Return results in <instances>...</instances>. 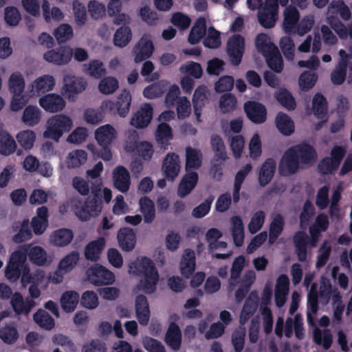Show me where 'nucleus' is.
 <instances>
[{
  "label": "nucleus",
  "instance_id": "nucleus-15",
  "mask_svg": "<svg viewBox=\"0 0 352 352\" xmlns=\"http://www.w3.org/2000/svg\"><path fill=\"white\" fill-rule=\"evenodd\" d=\"M21 282L23 287L29 284L39 285L41 288L45 289L48 285V281L45 277V273L43 270L38 269L30 273L28 265L23 268Z\"/></svg>",
  "mask_w": 352,
  "mask_h": 352
},
{
  "label": "nucleus",
  "instance_id": "nucleus-56",
  "mask_svg": "<svg viewBox=\"0 0 352 352\" xmlns=\"http://www.w3.org/2000/svg\"><path fill=\"white\" fill-rule=\"evenodd\" d=\"M255 279L256 274L253 271L248 272L244 275L243 278L240 284V287L236 290L235 294V298L237 301H241L243 298L249 288L254 282Z\"/></svg>",
  "mask_w": 352,
  "mask_h": 352
},
{
  "label": "nucleus",
  "instance_id": "nucleus-48",
  "mask_svg": "<svg viewBox=\"0 0 352 352\" xmlns=\"http://www.w3.org/2000/svg\"><path fill=\"white\" fill-rule=\"evenodd\" d=\"M131 102V95L130 92L126 89L122 90L115 104V108L120 116L125 117L128 114Z\"/></svg>",
  "mask_w": 352,
  "mask_h": 352
},
{
  "label": "nucleus",
  "instance_id": "nucleus-34",
  "mask_svg": "<svg viewBox=\"0 0 352 352\" xmlns=\"http://www.w3.org/2000/svg\"><path fill=\"white\" fill-rule=\"evenodd\" d=\"M181 274L188 278L195 270V254L194 251L185 250L179 264Z\"/></svg>",
  "mask_w": 352,
  "mask_h": 352
},
{
  "label": "nucleus",
  "instance_id": "nucleus-30",
  "mask_svg": "<svg viewBox=\"0 0 352 352\" xmlns=\"http://www.w3.org/2000/svg\"><path fill=\"white\" fill-rule=\"evenodd\" d=\"M106 244L104 237H99L89 242L85 248L84 254L87 260L96 261L99 259Z\"/></svg>",
  "mask_w": 352,
  "mask_h": 352
},
{
  "label": "nucleus",
  "instance_id": "nucleus-61",
  "mask_svg": "<svg viewBox=\"0 0 352 352\" xmlns=\"http://www.w3.org/2000/svg\"><path fill=\"white\" fill-rule=\"evenodd\" d=\"M16 146L15 141L8 133L0 132V153L10 155L15 151Z\"/></svg>",
  "mask_w": 352,
  "mask_h": 352
},
{
  "label": "nucleus",
  "instance_id": "nucleus-2",
  "mask_svg": "<svg viewBox=\"0 0 352 352\" xmlns=\"http://www.w3.org/2000/svg\"><path fill=\"white\" fill-rule=\"evenodd\" d=\"M316 159L314 148L307 144H301L289 148L283 155L279 165V172L282 175L294 173L302 166L311 165Z\"/></svg>",
  "mask_w": 352,
  "mask_h": 352
},
{
  "label": "nucleus",
  "instance_id": "nucleus-43",
  "mask_svg": "<svg viewBox=\"0 0 352 352\" xmlns=\"http://www.w3.org/2000/svg\"><path fill=\"white\" fill-rule=\"evenodd\" d=\"M41 118L42 112L37 107L28 105L23 110L21 120L25 125L33 126L40 122Z\"/></svg>",
  "mask_w": 352,
  "mask_h": 352
},
{
  "label": "nucleus",
  "instance_id": "nucleus-41",
  "mask_svg": "<svg viewBox=\"0 0 352 352\" xmlns=\"http://www.w3.org/2000/svg\"><path fill=\"white\" fill-rule=\"evenodd\" d=\"M79 302V294L72 290L66 291L60 296V304L65 312L74 311Z\"/></svg>",
  "mask_w": 352,
  "mask_h": 352
},
{
  "label": "nucleus",
  "instance_id": "nucleus-64",
  "mask_svg": "<svg viewBox=\"0 0 352 352\" xmlns=\"http://www.w3.org/2000/svg\"><path fill=\"white\" fill-rule=\"evenodd\" d=\"M83 72L90 76L99 78L102 75L105 74L106 70L101 62L92 60L88 64L83 65Z\"/></svg>",
  "mask_w": 352,
  "mask_h": 352
},
{
  "label": "nucleus",
  "instance_id": "nucleus-5",
  "mask_svg": "<svg viewBox=\"0 0 352 352\" xmlns=\"http://www.w3.org/2000/svg\"><path fill=\"white\" fill-rule=\"evenodd\" d=\"M72 119L65 114H58L47 119L43 137L58 142L65 133L73 127Z\"/></svg>",
  "mask_w": 352,
  "mask_h": 352
},
{
  "label": "nucleus",
  "instance_id": "nucleus-40",
  "mask_svg": "<svg viewBox=\"0 0 352 352\" xmlns=\"http://www.w3.org/2000/svg\"><path fill=\"white\" fill-rule=\"evenodd\" d=\"M255 45L258 52L264 56L273 52H277V47L272 42L270 36L266 34H259L255 39Z\"/></svg>",
  "mask_w": 352,
  "mask_h": 352
},
{
  "label": "nucleus",
  "instance_id": "nucleus-35",
  "mask_svg": "<svg viewBox=\"0 0 352 352\" xmlns=\"http://www.w3.org/2000/svg\"><path fill=\"white\" fill-rule=\"evenodd\" d=\"M12 307L16 314L28 315L34 306L33 300H24L19 293H14L11 298Z\"/></svg>",
  "mask_w": 352,
  "mask_h": 352
},
{
  "label": "nucleus",
  "instance_id": "nucleus-47",
  "mask_svg": "<svg viewBox=\"0 0 352 352\" xmlns=\"http://www.w3.org/2000/svg\"><path fill=\"white\" fill-rule=\"evenodd\" d=\"M276 125L284 135H289L294 131V123L287 114L280 112L276 117Z\"/></svg>",
  "mask_w": 352,
  "mask_h": 352
},
{
  "label": "nucleus",
  "instance_id": "nucleus-18",
  "mask_svg": "<svg viewBox=\"0 0 352 352\" xmlns=\"http://www.w3.org/2000/svg\"><path fill=\"white\" fill-rule=\"evenodd\" d=\"M73 52L68 46L60 47L57 50H52L45 52L44 59L51 63L61 65L67 64L72 59Z\"/></svg>",
  "mask_w": 352,
  "mask_h": 352
},
{
  "label": "nucleus",
  "instance_id": "nucleus-37",
  "mask_svg": "<svg viewBox=\"0 0 352 352\" xmlns=\"http://www.w3.org/2000/svg\"><path fill=\"white\" fill-rule=\"evenodd\" d=\"M43 16L47 23L58 22L64 19V13L56 6H51L47 0H43L41 4Z\"/></svg>",
  "mask_w": 352,
  "mask_h": 352
},
{
  "label": "nucleus",
  "instance_id": "nucleus-57",
  "mask_svg": "<svg viewBox=\"0 0 352 352\" xmlns=\"http://www.w3.org/2000/svg\"><path fill=\"white\" fill-rule=\"evenodd\" d=\"M252 165L250 164H247L244 167L240 169L236 174L233 191V199L234 202H237L239 200V191L241 186L244 179L252 170Z\"/></svg>",
  "mask_w": 352,
  "mask_h": 352
},
{
  "label": "nucleus",
  "instance_id": "nucleus-7",
  "mask_svg": "<svg viewBox=\"0 0 352 352\" xmlns=\"http://www.w3.org/2000/svg\"><path fill=\"white\" fill-rule=\"evenodd\" d=\"M26 250L24 248H18L10 256L6 266L5 276L10 282H16L23 273V268L28 265L26 261Z\"/></svg>",
  "mask_w": 352,
  "mask_h": 352
},
{
  "label": "nucleus",
  "instance_id": "nucleus-23",
  "mask_svg": "<svg viewBox=\"0 0 352 352\" xmlns=\"http://www.w3.org/2000/svg\"><path fill=\"white\" fill-rule=\"evenodd\" d=\"M327 104L324 97L320 94L314 95L312 100L311 113H313L319 120L316 129H319L321 124L327 121Z\"/></svg>",
  "mask_w": 352,
  "mask_h": 352
},
{
  "label": "nucleus",
  "instance_id": "nucleus-51",
  "mask_svg": "<svg viewBox=\"0 0 352 352\" xmlns=\"http://www.w3.org/2000/svg\"><path fill=\"white\" fill-rule=\"evenodd\" d=\"M25 80L21 73L14 72L11 74L8 81V87L10 94L25 92Z\"/></svg>",
  "mask_w": 352,
  "mask_h": 352
},
{
  "label": "nucleus",
  "instance_id": "nucleus-46",
  "mask_svg": "<svg viewBox=\"0 0 352 352\" xmlns=\"http://www.w3.org/2000/svg\"><path fill=\"white\" fill-rule=\"evenodd\" d=\"M80 260V254L77 251H72L63 257L58 262V270L65 273L72 271Z\"/></svg>",
  "mask_w": 352,
  "mask_h": 352
},
{
  "label": "nucleus",
  "instance_id": "nucleus-50",
  "mask_svg": "<svg viewBox=\"0 0 352 352\" xmlns=\"http://www.w3.org/2000/svg\"><path fill=\"white\" fill-rule=\"evenodd\" d=\"M276 169V163L273 159H267L263 164L258 176L259 183L261 186H265L272 179Z\"/></svg>",
  "mask_w": 352,
  "mask_h": 352
},
{
  "label": "nucleus",
  "instance_id": "nucleus-29",
  "mask_svg": "<svg viewBox=\"0 0 352 352\" xmlns=\"http://www.w3.org/2000/svg\"><path fill=\"white\" fill-rule=\"evenodd\" d=\"M24 248L26 250L25 255L28 256L29 260L34 264L43 266L47 263V254L41 246L31 245L20 246L19 248Z\"/></svg>",
  "mask_w": 352,
  "mask_h": 352
},
{
  "label": "nucleus",
  "instance_id": "nucleus-17",
  "mask_svg": "<svg viewBox=\"0 0 352 352\" xmlns=\"http://www.w3.org/2000/svg\"><path fill=\"white\" fill-rule=\"evenodd\" d=\"M181 169L178 155L170 153L164 158L162 164V173L168 180L173 181L179 175Z\"/></svg>",
  "mask_w": 352,
  "mask_h": 352
},
{
  "label": "nucleus",
  "instance_id": "nucleus-10",
  "mask_svg": "<svg viewBox=\"0 0 352 352\" xmlns=\"http://www.w3.org/2000/svg\"><path fill=\"white\" fill-rule=\"evenodd\" d=\"M62 93L69 100H74L76 95L83 91L87 87V81L72 74H67L63 78Z\"/></svg>",
  "mask_w": 352,
  "mask_h": 352
},
{
  "label": "nucleus",
  "instance_id": "nucleus-28",
  "mask_svg": "<svg viewBox=\"0 0 352 352\" xmlns=\"http://www.w3.org/2000/svg\"><path fill=\"white\" fill-rule=\"evenodd\" d=\"M74 238L73 232L67 228H60L53 231L49 237L50 243L56 247H65L69 245Z\"/></svg>",
  "mask_w": 352,
  "mask_h": 352
},
{
  "label": "nucleus",
  "instance_id": "nucleus-27",
  "mask_svg": "<svg viewBox=\"0 0 352 352\" xmlns=\"http://www.w3.org/2000/svg\"><path fill=\"white\" fill-rule=\"evenodd\" d=\"M31 226L34 234L41 235L48 226V210L45 206L38 208L36 214L32 218Z\"/></svg>",
  "mask_w": 352,
  "mask_h": 352
},
{
  "label": "nucleus",
  "instance_id": "nucleus-54",
  "mask_svg": "<svg viewBox=\"0 0 352 352\" xmlns=\"http://www.w3.org/2000/svg\"><path fill=\"white\" fill-rule=\"evenodd\" d=\"M245 264V258L243 256H239L234 259L231 268L230 278H229V285L231 289H233L234 287L238 283V279L240 277Z\"/></svg>",
  "mask_w": 352,
  "mask_h": 352
},
{
  "label": "nucleus",
  "instance_id": "nucleus-60",
  "mask_svg": "<svg viewBox=\"0 0 352 352\" xmlns=\"http://www.w3.org/2000/svg\"><path fill=\"white\" fill-rule=\"evenodd\" d=\"M16 138L21 147L25 150H30L33 147L36 133L32 130H23L16 134Z\"/></svg>",
  "mask_w": 352,
  "mask_h": 352
},
{
  "label": "nucleus",
  "instance_id": "nucleus-31",
  "mask_svg": "<svg viewBox=\"0 0 352 352\" xmlns=\"http://www.w3.org/2000/svg\"><path fill=\"white\" fill-rule=\"evenodd\" d=\"M289 278L286 275L280 276L276 280L275 287V302L278 307H281L285 303L289 292Z\"/></svg>",
  "mask_w": 352,
  "mask_h": 352
},
{
  "label": "nucleus",
  "instance_id": "nucleus-19",
  "mask_svg": "<svg viewBox=\"0 0 352 352\" xmlns=\"http://www.w3.org/2000/svg\"><path fill=\"white\" fill-rule=\"evenodd\" d=\"M116 129L109 124L102 125L94 132V137L98 144L102 147L109 146L117 138Z\"/></svg>",
  "mask_w": 352,
  "mask_h": 352
},
{
  "label": "nucleus",
  "instance_id": "nucleus-24",
  "mask_svg": "<svg viewBox=\"0 0 352 352\" xmlns=\"http://www.w3.org/2000/svg\"><path fill=\"white\" fill-rule=\"evenodd\" d=\"M283 16V30L285 33H294L300 19L298 10L294 6H288L284 10Z\"/></svg>",
  "mask_w": 352,
  "mask_h": 352
},
{
  "label": "nucleus",
  "instance_id": "nucleus-38",
  "mask_svg": "<svg viewBox=\"0 0 352 352\" xmlns=\"http://www.w3.org/2000/svg\"><path fill=\"white\" fill-rule=\"evenodd\" d=\"M208 92V89L205 86H199L195 91L192 103L194 107V113L197 122H200L201 121V107L204 105L207 100Z\"/></svg>",
  "mask_w": 352,
  "mask_h": 352
},
{
  "label": "nucleus",
  "instance_id": "nucleus-32",
  "mask_svg": "<svg viewBox=\"0 0 352 352\" xmlns=\"http://www.w3.org/2000/svg\"><path fill=\"white\" fill-rule=\"evenodd\" d=\"M166 344L173 351H178L182 344V333L179 326L174 322L170 323L165 335Z\"/></svg>",
  "mask_w": 352,
  "mask_h": 352
},
{
  "label": "nucleus",
  "instance_id": "nucleus-25",
  "mask_svg": "<svg viewBox=\"0 0 352 352\" xmlns=\"http://www.w3.org/2000/svg\"><path fill=\"white\" fill-rule=\"evenodd\" d=\"M135 308L136 318L141 325L146 326L150 320V309L148 300L144 295H138L135 298Z\"/></svg>",
  "mask_w": 352,
  "mask_h": 352
},
{
  "label": "nucleus",
  "instance_id": "nucleus-52",
  "mask_svg": "<svg viewBox=\"0 0 352 352\" xmlns=\"http://www.w3.org/2000/svg\"><path fill=\"white\" fill-rule=\"evenodd\" d=\"M202 155L194 148L187 147L186 149V169L198 168L201 164Z\"/></svg>",
  "mask_w": 352,
  "mask_h": 352
},
{
  "label": "nucleus",
  "instance_id": "nucleus-55",
  "mask_svg": "<svg viewBox=\"0 0 352 352\" xmlns=\"http://www.w3.org/2000/svg\"><path fill=\"white\" fill-rule=\"evenodd\" d=\"M19 338V333L14 324H7L0 328V339L6 344H12Z\"/></svg>",
  "mask_w": 352,
  "mask_h": 352
},
{
  "label": "nucleus",
  "instance_id": "nucleus-16",
  "mask_svg": "<svg viewBox=\"0 0 352 352\" xmlns=\"http://www.w3.org/2000/svg\"><path fill=\"white\" fill-rule=\"evenodd\" d=\"M153 114V107L148 103L142 104L131 117L130 124L137 129L145 128L151 122Z\"/></svg>",
  "mask_w": 352,
  "mask_h": 352
},
{
  "label": "nucleus",
  "instance_id": "nucleus-33",
  "mask_svg": "<svg viewBox=\"0 0 352 352\" xmlns=\"http://www.w3.org/2000/svg\"><path fill=\"white\" fill-rule=\"evenodd\" d=\"M329 226L328 217L325 214H320L317 217L314 224L310 227L311 246L315 247L320 235L321 232L325 231Z\"/></svg>",
  "mask_w": 352,
  "mask_h": 352
},
{
  "label": "nucleus",
  "instance_id": "nucleus-21",
  "mask_svg": "<svg viewBox=\"0 0 352 352\" xmlns=\"http://www.w3.org/2000/svg\"><path fill=\"white\" fill-rule=\"evenodd\" d=\"M55 86V79L52 76L43 75L36 78L30 86V96H38L52 91Z\"/></svg>",
  "mask_w": 352,
  "mask_h": 352
},
{
  "label": "nucleus",
  "instance_id": "nucleus-44",
  "mask_svg": "<svg viewBox=\"0 0 352 352\" xmlns=\"http://www.w3.org/2000/svg\"><path fill=\"white\" fill-rule=\"evenodd\" d=\"M232 239L236 246H241L244 241V228L241 219L234 216L230 219Z\"/></svg>",
  "mask_w": 352,
  "mask_h": 352
},
{
  "label": "nucleus",
  "instance_id": "nucleus-20",
  "mask_svg": "<svg viewBox=\"0 0 352 352\" xmlns=\"http://www.w3.org/2000/svg\"><path fill=\"white\" fill-rule=\"evenodd\" d=\"M38 104L45 111L56 113L63 110L66 102L60 95L48 94L40 98Z\"/></svg>",
  "mask_w": 352,
  "mask_h": 352
},
{
  "label": "nucleus",
  "instance_id": "nucleus-39",
  "mask_svg": "<svg viewBox=\"0 0 352 352\" xmlns=\"http://www.w3.org/2000/svg\"><path fill=\"white\" fill-rule=\"evenodd\" d=\"M119 246L124 251L132 250L136 243L135 234L132 229L122 228L118 233Z\"/></svg>",
  "mask_w": 352,
  "mask_h": 352
},
{
  "label": "nucleus",
  "instance_id": "nucleus-11",
  "mask_svg": "<svg viewBox=\"0 0 352 352\" xmlns=\"http://www.w3.org/2000/svg\"><path fill=\"white\" fill-rule=\"evenodd\" d=\"M338 54L340 60L331 74V80L334 85H341L346 79L347 61L352 58V45L349 49V54L344 50H340Z\"/></svg>",
  "mask_w": 352,
  "mask_h": 352
},
{
  "label": "nucleus",
  "instance_id": "nucleus-6",
  "mask_svg": "<svg viewBox=\"0 0 352 352\" xmlns=\"http://www.w3.org/2000/svg\"><path fill=\"white\" fill-rule=\"evenodd\" d=\"M289 0H265L263 7L258 12L260 24L265 28L274 26L278 13V4L285 6Z\"/></svg>",
  "mask_w": 352,
  "mask_h": 352
},
{
  "label": "nucleus",
  "instance_id": "nucleus-42",
  "mask_svg": "<svg viewBox=\"0 0 352 352\" xmlns=\"http://www.w3.org/2000/svg\"><path fill=\"white\" fill-rule=\"evenodd\" d=\"M198 181V174L195 172H188L182 178L178 188V195L185 197L195 187Z\"/></svg>",
  "mask_w": 352,
  "mask_h": 352
},
{
  "label": "nucleus",
  "instance_id": "nucleus-62",
  "mask_svg": "<svg viewBox=\"0 0 352 352\" xmlns=\"http://www.w3.org/2000/svg\"><path fill=\"white\" fill-rule=\"evenodd\" d=\"M275 98L278 102L287 110H293L296 107V101L292 95L285 89L276 91Z\"/></svg>",
  "mask_w": 352,
  "mask_h": 352
},
{
  "label": "nucleus",
  "instance_id": "nucleus-8",
  "mask_svg": "<svg viewBox=\"0 0 352 352\" xmlns=\"http://www.w3.org/2000/svg\"><path fill=\"white\" fill-rule=\"evenodd\" d=\"M72 209L80 220L86 221L100 213L102 205L95 199H90L84 203L74 199L72 201Z\"/></svg>",
  "mask_w": 352,
  "mask_h": 352
},
{
  "label": "nucleus",
  "instance_id": "nucleus-26",
  "mask_svg": "<svg viewBox=\"0 0 352 352\" xmlns=\"http://www.w3.org/2000/svg\"><path fill=\"white\" fill-rule=\"evenodd\" d=\"M113 184L122 192L128 191L131 184L130 175L124 166L116 167L113 172Z\"/></svg>",
  "mask_w": 352,
  "mask_h": 352
},
{
  "label": "nucleus",
  "instance_id": "nucleus-9",
  "mask_svg": "<svg viewBox=\"0 0 352 352\" xmlns=\"http://www.w3.org/2000/svg\"><path fill=\"white\" fill-rule=\"evenodd\" d=\"M87 279L91 284L98 286L111 285L115 281L114 274L106 267L95 264L89 267L86 272Z\"/></svg>",
  "mask_w": 352,
  "mask_h": 352
},
{
  "label": "nucleus",
  "instance_id": "nucleus-14",
  "mask_svg": "<svg viewBox=\"0 0 352 352\" xmlns=\"http://www.w3.org/2000/svg\"><path fill=\"white\" fill-rule=\"evenodd\" d=\"M154 52V45L151 37L144 34L140 39L133 49L134 60L140 63L152 56Z\"/></svg>",
  "mask_w": 352,
  "mask_h": 352
},
{
  "label": "nucleus",
  "instance_id": "nucleus-59",
  "mask_svg": "<svg viewBox=\"0 0 352 352\" xmlns=\"http://www.w3.org/2000/svg\"><path fill=\"white\" fill-rule=\"evenodd\" d=\"M34 322L45 330H51L55 326L54 320L43 309H38L33 316Z\"/></svg>",
  "mask_w": 352,
  "mask_h": 352
},
{
  "label": "nucleus",
  "instance_id": "nucleus-4",
  "mask_svg": "<svg viewBox=\"0 0 352 352\" xmlns=\"http://www.w3.org/2000/svg\"><path fill=\"white\" fill-rule=\"evenodd\" d=\"M339 13L343 20L347 21L351 17L349 7L342 0L332 1L327 8V20L331 28L340 38H347L346 28L336 18Z\"/></svg>",
  "mask_w": 352,
  "mask_h": 352
},
{
  "label": "nucleus",
  "instance_id": "nucleus-22",
  "mask_svg": "<svg viewBox=\"0 0 352 352\" xmlns=\"http://www.w3.org/2000/svg\"><path fill=\"white\" fill-rule=\"evenodd\" d=\"M244 110L248 118L254 123H263L266 120L267 111L261 103L248 101L244 104Z\"/></svg>",
  "mask_w": 352,
  "mask_h": 352
},
{
  "label": "nucleus",
  "instance_id": "nucleus-13",
  "mask_svg": "<svg viewBox=\"0 0 352 352\" xmlns=\"http://www.w3.org/2000/svg\"><path fill=\"white\" fill-rule=\"evenodd\" d=\"M244 39L240 35L230 37L227 44V52L232 64L238 65L242 59L244 52Z\"/></svg>",
  "mask_w": 352,
  "mask_h": 352
},
{
  "label": "nucleus",
  "instance_id": "nucleus-58",
  "mask_svg": "<svg viewBox=\"0 0 352 352\" xmlns=\"http://www.w3.org/2000/svg\"><path fill=\"white\" fill-rule=\"evenodd\" d=\"M294 241L298 259L301 261H305L307 245L306 234L304 232H297L294 237Z\"/></svg>",
  "mask_w": 352,
  "mask_h": 352
},
{
  "label": "nucleus",
  "instance_id": "nucleus-45",
  "mask_svg": "<svg viewBox=\"0 0 352 352\" xmlns=\"http://www.w3.org/2000/svg\"><path fill=\"white\" fill-rule=\"evenodd\" d=\"M207 32L206 21L204 18H199L191 28L188 36V41L191 44H195L200 41Z\"/></svg>",
  "mask_w": 352,
  "mask_h": 352
},
{
  "label": "nucleus",
  "instance_id": "nucleus-36",
  "mask_svg": "<svg viewBox=\"0 0 352 352\" xmlns=\"http://www.w3.org/2000/svg\"><path fill=\"white\" fill-rule=\"evenodd\" d=\"M258 307V295L252 292L246 299L240 315V322L245 324L256 312Z\"/></svg>",
  "mask_w": 352,
  "mask_h": 352
},
{
  "label": "nucleus",
  "instance_id": "nucleus-49",
  "mask_svg": "<svg viewBox=\"0 0 352 352\" xmlns=\"http://www.w3.org/2000/svg\"><path fill=\"white\" fill-rule=\"evenodd\" d=\"M87 160V153L83 150H74L69 152L65 159V165L69 168H75L84 164Z\"/></svg>",
  "mask_w": 352,
  "mask_h": 352
},
{
  "label": "nucleus",
  "instance_id": "nucleus-63",
  "mask_svg": "<svg viewBox=\"0 0 352 352\" xmlns=\"http://www.w3.org/2000/svg\"><path fill=\"white\" fill-rule=\"evenodd\" d=\"M119 87L118 80L111 76L102 78L98 84V89L100 93L109 95L114 93Z\"/></svg>",
  "mask_w": 352,
  "mask_h": 352
},
{
  "label": "nucleus",
  "instance_id": "nucleus-53",
  "mask_svg": "<svg viewBox=\"0 0 352 352\" xmlns=\"http://www.w3.org/2000/svg\"><path fill=\"white\" fill-rule=\"evenodd\" d=\"M293 329H294L296 336L298 338L301 339L303 336V328L302 318L296 315L294 320L289 318L286 321L285 334L287 337L292 335Z\"/></svg>",
  "mask_w": 352,
  "mask_h": 352
},
{
  "label": "nucleus",
  "instance_id": "nucleus-3",
  "mask_svg": "<svg viewBox=\"0 0 352 352\" xmlns=\"http://www.w3.org/2000/svg\"><path fill=\"white\" fill-rule=\"evenodd\" d=\"M128 268L129 274L142 276L133 290L134 294L139 291L148 294L155 292L159 280V274L152 260L146 256H139L135 261L129 263Z\"/></svg>",
  "mask_w": 352,
  "mask_h": 352
},
{
  "label": "nucleus",
  "instance_id": "nucleus-1",
  "mask_svg": "<svg viewBox=\"0 0 352 352\" xmlns=\"http://www.w3.org/2000/svg\"><path fill=\"white\" fill-rule=\"evenodd\" d=\"M332 294L333 318L338 322H340L342 317L344 306L342 301V296L337 291H332L331 284L329 279L322 278L319 295L317 292L316 284H313L308 293L307 303V320L310 325L314 324L316 314L318 311V299L322 303L327 304L331 298Z\"/></svg>",
  "mask_w": 352,
  "mask_h": 352
},
{
  "label": "nucleus",
  "instance_id": "nucleus-12",
  "mask_svg": "<svg viewBox=\"0 0 352 352\" xmlns=\"http://www.w3.org/2000/svg\"><path fill=\"white\" fill-rule=\"evenodd\" d=\"M345 153V150L341 146H334L331 151V157L324 159L318 165V170L322 174L331 173L336 169Z\"/></svg>",
  "mask_w": 352,
  "mask_h": 352
}]
</instances>
